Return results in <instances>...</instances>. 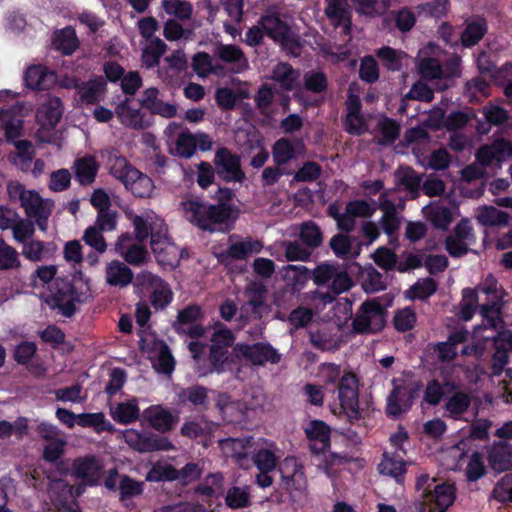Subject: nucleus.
I'll use <instances>...</instances> for the list:
<instances>
[{"instance_id":"40","label":"nucleus","mask_w":512,"mask_h":512,"mask_svg":"<svg viewBox=\"0 0 512 512\" xmlns=\"http://www.w3.org/2000/svg\"><path fill=\"white\" fill-rule=\"evenodd\" d=\"M299 78V73L287 62L278 63L272 70V79L278 82L282 89L291 91Z\"/></svg>"},{"instance_id":"58","label":"nucleus","mask_w":512,"mask_h":512,"mask_svg":"<svg viewBox=\"0 0 512 512\" xmlns=\"http://www.w3.org/2000/svg\"><path fill=\"white\" fill-rule=\"evenodd\" d=\"M175 359L169 346L161 341L158 345V354L154 363L155 369L163 374L170 375L175 369Z\"/></svg>"},{"instance_id":"6","label":"nucleus","mask_w":512,"mask_h":512,"mask_svg":"<svg viewBox=\"0 0 512 512\" xmlns=\"http://www.w3.org/2000/svg\"><path fill=\"white\" fill-rule=\"evenodd\" d=\"M267 288L265 285L253 283L246 290L248 300L239 309L236 319L237 327L243 328L251 320H261L269 312L266 303Z\"/></svg>"},{"instance_id":"32","label":"nucleus","mask_w":512,"mask_h":512,"mask_svg":"<svg viewBox=\"0 0 512 512\" xmlns=\"http://www.w3.org/2000/svg\"><path fill=\"white\" fill-rule=\"evenodd\" d=\"M397 184L403 186L413 198L418 197L422 186V175L410 166H399L395 171Z\"/></svg>"},{"instance_id":"1","label":"nucleus","mask_w":512,"mask_h":512,"mask_svg":"<svg viewBox=\"0 0 512 512\" xmlns=\"http://www.w3.org/2000/svg\"><path fill=\"white\" fill-rule=\"evenodd\" d=\"M186 218L202 231L229 232L238 218L236 206L210 204L199 199L184 203Z\"/></svg>"},{"instance_id":"49","label":"nucleus","mask_w":512,"mask_h":512,"mask_svg":"<svg viewBox=\"0 0 512 512\" xmlns=\"http://www.w3.org/2000/svg\"><path fill=\"white\" fill-rule=\"evenodd\" d=\"M470 404V396L465 392L458 391L447 400L445 410L449 417L457 420L468 410Z\"/></svg>"},{"instance_id":"45","label":"nucleus","mask_w":512,"mask_h":512,"mask_svg":"<svg viewBox=\"0 0 512 512\" xmlns=\"http://www.w3.org/2000/svg\"><path fill=\"white\" fill-rule=\"evenodd\" d=\"M380 208L383 210L380 225L388 236H392L398 231L401 224L397 216L395 205L391 200L385 199L381 201Z\"/></svg>"},{"instance_id":"26","label":"nucleus","mask_w":512,"mask_h":512,"mask_svg":"<svg viewBox=\"0 0 512 512\" xmlns=\"http://www.w3.org/2000/svg\"><path fill=\"white\" fill-rule=\"evenodd\" d=\"M324 12L335 28L343 26L345 34L351 32L352 16L345 0H330Z\"/></svg>"},{"instance_id":"61","label":"nucleus","mask_w":512,"mask_h":512,"mask_svg":"<svg viewBox=\"0 0 512 512\" xmlns=\"http://www.w3.org/2000/svg\"><path fill=\"white\" fill-rule=\"evenodd\" d=\"M217 57L225 63H242V67L247 66V59L244 52L233 44L220 45L217 49Z\"/></svg>"},{"instance_id":"21","label":"nucleus","mask_w":512,"mask_h":512,"mask_svg":"<svg viewBox=\"0 0 512 512\" xmlns=\"http://www.w3.org/2000/svg\"><path fill=\"white\" fill-rule=\"evenodd\" d=\"M158 95L159 90L156 87L147 88L142 93L140 105L149 110L151 114L165 118L175 117L177 114L176 105L163 102L158 98Z\"/></svg>"},{"instance_id":"42","label":"nucleus","mask_w":512,"mask_h":512,"mask_svg":"<svg viewBox=\"0 0 512 512\" xmlns=\"http://www.w3.org/2000/svg\"><path fill=\"white\" fill-rule=\"evenodd\" d=\"M108 165L110 174L123 184L127 181L128 176H130L131 170L137 169L124 156L119 155L116 150H112L109 154Z\"/></svg>"},{"instance_id":"11","label":"nucleus","mask_w":512,"mask_h":512,"mask_svg":"<svg viewBox=\"0 0 512 512\" xmlns=\"http://www.w3.org/2000/svg\"><path fill=\"white\" fill-rule=\"evenodd\" d=\"M477 290L487 296V301L480 305L481 315L489 321H494L495 318L499 317L502 306L497 279L489 274L477 287Z\"/></svg>"},{"instance_id":"31","label":"nucleus","mask_w":512,"mask_h":512,"mask_svg":"<svg viewBox=\"0 0 512 512\" xmlns=\"http://www.w3.org/2000/svg\"><path fill=\"white\" fill-rule=\"evenodd\" d=\"M132 270L123 262L113 260L106 267V282L114 287H126L133 280Z\"/></svg>"},{"instance_id":"39","label":"nucleus","mask_w":512,"mask_h":512,"mask_svg":"<svg viewBox=\"0 0 512 512\" xmlns=\"http://www.w3.org/2000/svg\"><path fill=\"white\" fill-rule=\"evenodd\" d=\"M283 278L294 292H298L311 278V272L304 265H288L284 269Z\"/></svg>"},{"instance_id":"22","label":"nucleus","mask_w":512,"mask_h":512,"mask_svg":"<svg viewBox=\"0 0 512 512\" xmlns=\"http://www.w3.org/2000/svg\"><path fill=\"white\" fill-rule=\"evenodd\" d=\"M75 87L78 89L80 100L86 105L98 104L107 91L106 79L102 76H95L86 82L78 83Z\"/></svg>"},{"instance_id":"25","label":"nucleus","mask_w":512,"mask_h":512,"mask_svg":"<svg viewBox=\"0 0 512 512\" xmlns=\"http://www.w3.org/2000/svg\"><path fill=\"white\" fill-rule=\"evenodd\" d=\"M362 104L357 96L350 97L347 103V116L344 121L345 131L350 135L360 136L367 131V124L361 114Z\"/></svg>"},{"instance_id":"4","label":"nucleus","mask_w":512,"mask_h":512,"mask_svg":"<svg viewBox=\"0 0 512 512\" xmlns=\"http://www.w3.org/2000/svg\"><path fill=\"white\" fill-rule=\"evenodd\" d=\"M47 303L59 309L61 314L71 318L76 313V303L84 302L85 293L79 291L69 277H56L52 283Z\"/></svg>"},{"instance_id":"64","label":"nucleus","mask_w":512,"mask_h":512,"mask_svg":"<svg viewBox=\"0 0 512 512\" xmlns=\"http://www.w3.org/2000/svg\"><path fill=\"white\" fill-rule=\"evenodd\" d=\"M225 503L231 509L246 508L251 504L250 495L245 489L233 486L226 493Z\"/></svg>"},{"instance_id":"16","label":"nucleus","mask_w":512,"mask_h":512,"mask_svg":"<svg viewBox=\"0 0 512 512\" xmlns=\"http://www.w3.org/2000/svg\"><path fill=\"white\" fill-rule=\"evenodd\" d=\"M307 439L311 442L310 450L314 454L325 453L331 446V429L322 420H312L305 429Z\"/></svg>"},{"instance_id":"33","label":"nucleus","mask_w":512,"mask_h":512,"mask_svg":"<svg viewBox=\"0 0 512 512\" xmlns=\"http://www.w3.org/2000/svg\"><path fill=\"white\" fill-rule=\"evenodd\" d=\"M276 444L265 440V447H260L252 452V460L258 470L274 471L278 456L276 455Z\"/></svg>"},{"instance_id":"7","label":"nucleus","mask_w":512,"mask_h":512,"mask_svg":"<svg viewBox=\"0 0 512 512\" xmlns=\"http://www.w3.org/2000/svg\"><path fill=\"white\" fill-rule=\"evenodd\" d=\"M123 437L130 448L140 453L170 451L174 448L167 437L151 431L127 429L124 431Z\"/></svg>"},{"instance_id":"55","label":"nucleus","mask_w":512,"mask_h":512,"mask_svg":"<svg viewBox=\"0 0 512 512\" xmlns=\"http://www.w3.org/2000/svg\"><path fill=\"white\" fill-rule=\"evenodd\" d=\"M436 290L437 282L433 278L427 277L414 283L410 287L407 297L411 300L419 299L425 301L432 296Z\"/></svg>"},{"instance_id":"35","label":"nucleus","mask_w":512,"mask_h":512,"mask_svg":"<svg viewBox=\"0 0 512 512\" xmlns=\"http://www.w3.org/2000/svg\"><path fill=\"white\" fill-rule=\"evenodd\" d=\"M355 241L356 238L353 236L338 233L331 238L329 246L336 257L340 259H349L356 257L360 252V243H357V250L352 251Z\"/></svg>"},{"instance_id":"48","label":"nucleus","mask_w":512,"mask_h":512,"mask_svg":"<svg viewBox=\"0 0 512 512\" xmlns=\"http://www.w3.org/2000/svg\"><path fill=\"white\" fill-rule=\"evenodd\" d=\"M77 424L81 427H93L97 433L112 432L113 425L105 419L102 412L81 413L77 415Z\"/></svg>"},{"instance_id":"8","label":"nucleus","mask_w":512,"mask_h":512,"mask_svg":"<svg viewBox=\"0 0 512 512\" xmlns=\"http://www.w3.org/2000/svg\"><path fill=\"white\" fill-rule=\"evenodd\" d=\"M233 351L254 366L274 365L281 360V354L269 342L236 343Z\"/></svg>"},{"instance_id":"23","label":"nucleus","mask_w":512,"mask_h":512,"mask_svg":"<svg viewBox=\"0 0 512 512\" xmlns=\"http://www.w3.org/2000/svg\"><path fill=\"white\" fill-rule=\"evenodd\" d=\"M393 389L387 397L386 415L391 418H398L402 413L410 410L409 401L407 399V385L403 382L397 384V380L393 379Z\"/></svg>"},{"instance_id":"14","label":"nucleus","mask_w":512,"mask_h":512,"mask_svg":"<svg viewBox=\"0 0 512 512\" xmlns=\"http://www.w3.org/2000/svg\"><path fill=\"white\" fill-rule=\"evenodd\" d=\"M74 474L90 486H97L100 483L104 466L95 455H87L74 460Z\"/></svg>"},{"instance_id":"34","label":"nucleus","mask_w":512,"mask_h":512,"mask_svg":"<svg viewBox=\"0 0 512 512\" xmlns=\"http://www.w3.org/2000/svg\"><path fill=\"white\" fill-rule=\"evenodd\" d=\"M151 249L157 263L164 269H173L178 265L180 260L179 248L172 240L163 242V245H158Z\"/></svg>"},{"instance_id":"17","label":"nucleus","mask_w":512,"mask_h":512,"mask_svg":"<svg viewBox=\"0 0 512 512\" xmlns=\"http://www.w3.org/2000/svg\"><path fill=\"white\" fill-rule=\"evenodd\" d=\"M209 392L214 393L213 390L200 384L181 388L177 393L178 404L189 405L198 411H207L209 409Z\"/></svg>"},{"instance_id":"52","label":"nucleus","mask_w":512,"mask_h":512,"mask_svg":"<svg viewBox=\"0 0 512 512\" xmlns=\"http://www.w3.org/2000/svg\"><path fill=\"white\" fill-rule=\"evenodd\" d=\"M20 267L18 251L0 237V271L17 270Z\"/></svg>"},{"instance_id":"51","label":"nucleus","mask_w":512,"mask_h":512,"mask_svg":"<svg viewBox=\"0 0 512 512\" xmlns=\"http://www.w3.org/2000/svg\"><path fill=\"white\" fill-rule=\"evenodd\" d=\"M362 278V288L368 294L380 292L387 288L383 275L372 265L365 268Z\"/></svg>"},{"instance_id":"63","label":"nucleus","mask_w":512,"mask_h":512,"mask_svg":"<svg viewBox=\"0 0 512 512\" xmlns=\"http://www.w3.org/2000/svg\"><path fill=\"white\" fill-rule=\"evenodd\" d=\"M416 313L411 307H405L395 312L393 325L398 332H407L414 328Z\"/></svg>"},{"instance_id":"15","label":"nucleus","mask_w":512,"mask_h":512,"mask_svg":"<svg viewBox=\"0 0 512 512\" xmlns=\"http://www.w3.org/2000/svg\"><path fill=\"white\" fill-rule=\"evenodd\" d=\"M282 487L291 491H302L306 487V477L303 466L294 458H286L279 468Z\"/></svg>"},{"instance_id":"28","label":"nucleus","mask_w":512,"mask_h":512,"mask_svg":"<svg viewBox=\"0 0 512 512\" xmlns=\"http://www.w3.org/2000/svg\"><path fill=\"white\" fill-rule=\"evenodd\" d=\"M54 80V73L42 65H32L24 73L25 85L37 91L48 90Z\"/></svg>"},{"instance_id":"37","label":"nucleus","mask_w":512,"mask_h":512,"mask_svg":"<svg viewBox=\"0 0 512 512\" xmlns=\"http://www.w3.org/2000/svg\"><path fill=\"white\" fill-rule=\"evenodd\" d=\"M99 164L92 156L79 158L75 162V177L81 185H90L95 181Z\"/></svg>"},{"instance_id":"47","label":"nucleus","mask_w":512,"mask_h":512,"mask_svg":"<svg viewBox=\"0 0 512 512\" xmlns=\"http://www.w3.org/2000/svg\"><path fill=\"white\" fill-rule=\"evenodd\" d=\"M112 418L119 424L128 425L139 419L140 410L136 399L120 402L111 412Z\"/></svg>"},{"instance_id":"3","label":"nucleus","mask_w":512,"mask_h":512,"mask_svg":"<svg viewBox=\"0 0 512 512\" xmlns=\"http://www.w3.org/2000/svg\"><path fill=\"white\" fill-rule=\"evenodd\" d=\"M384 298H388L387 295ZM383 297H375L367 299L361 303L355 316L352 319V330L359 335H373L381 332L387 323V309L392 302V298L388 299V303H382Z\"/></svg>"},{"instance_id":"24","label":"nucleus","mask_w":512,"mask_h":512,"mask_svg":"<svg viewBox=\"0 0 512 512\" xmlns=\"http://www.w3.org/2000/svg\"><path fill=\"white\" fill-rule=\"evenodd\" d=\"M488 22L483 16H476L465 21V28L460 34V42L464 48L476 46L487 34Z\"/></svg>"},{"instance_id":"62","label":"nucleus","mask_w":512,"mask_h":512,"mask_svg":"<svg viewBox=\"0 0 512 512\" xmlns=\"http://www.w3.org/2000/svg\"><path fill=\"white\" fill-rule=\"evenodd\" d=\"M304 88L312 93L320 94L328 89V79L324 72L308 71L304 75Z\"/></svg>"},{"instance_id":"20","label":"nucleus","mask_w":512,"mask_h":512,"mask_svg":"<svg viewBox=\"0 0 512 512\" xmlns=\"http://www.w3.org/2000/svg\"><path fill=\"white\" fill-rule=\"evenodd\" d=\"M378 471L381 475L393 478L397 483H403L407 472V463L403 455L397 451H385L378 464Z\"/></svg>"},{"instance_id":"18","label":"nucleus","mask_w":512,"mask_h":512,"mask_svg":"<svg viewBox=\"0 0 512 512\" xmlns=\"http://www.w3.org/2000/svg\"><path fill=\"white\" fill-rule=\"evenodd\" d=\"M487 460L491 469L501 473L512 470V443L495 441L488 450Z\"/></svg>"},{"instance_id":"30","label":"nucleus","mask_w":512,"mask_h":512,"mask_svg":"<svg viewBox=\"0 0 512 512\" xmlns=\"http://www.w3.org/2000/svg\"><path fill=\"white\" fill-rule=\"evenodd\" d=\"M124 186L138 198L150 197L154 189L153 180L138 169L131 170L130 176H128Z\"/></svg>"},{"instance_id":"60","label":"nucleus","mask_w":512,"mask_h":512,"mask_svg":"<svg viewBox=\"0 0 512 512\" xmlns=\"http://www.w3.org/2000/svg\"><path fill=\"white\" fill-rule=\"evenodd\" d=\"M164 9L167 14L185 21L192 17L193 6L186 0H164Z\"/></svg>"},{"instance_id":"54","label":"nucleus","mask_w":512,"mask_h":512,"mask_svg":"<svg viewBox=\"0 0 512 512\" xmlns=\"http://www.w3.org/2000/svg\"><path fill=\"white\" fill-rule=\"evenodd\" d=\"M377 130L382 136L380 144L391 145L399 138L401 127L396 120L384 116L378 121Z\"/></svg>"},{"instance_id":"12","label":"nucleus","mask_w":512,"mask_h":512,"mask_svg":"<svg viewBox=\"0 0 512 512\" xmlns=\"http://www.w3.org/2000/svg\"><path fill=\"white\" fill-rule=\"evenodd\" d=\"M263 245L261 241L246 237L244 240L230 244L227 249L216 255L219 263L228 266L233 260H247L252 254L259 253Z\"/></svg>"},{"instance_id":"44","label":"nucleus","mask_w":512,"mask_h":512,"mask_svg":"<svg viewBox=\"0 0 512 512\" xmlns=\"http://www.w3.org/2000/svg\"><path fill=\"white\" fill-rule=\"evenodd\" d=\"M477 220L483 226H507L510 221V215L494 206H484L479 210Z\"/></svg>"},{"instance_id":"5","label":"nucleus","mask_w":512,"mask_h":512,"mask_svg":"<svg viewBox=\"0 0 512 512\" xmlns=\"http://www.w3.org/2000/svg\"><path fill=\"white\" fill-rule=\"evenodd\" d=\"M338 400L348 421L354 424L363 418L359 408L358 379L352 372H346L337 385Z\"/></svg>"},{"instance_id":"10","label":"nucleus","mask_w":512,"mask_h":512,"mask_svg":"<svg viewBox=\"0 0 512 512\" xmlns=\"http://www.w3.org/2000/svg\"><path fill=\"white\" fill-rule=\"evenodd\" d=\"M136 283L139 286L153 288L150 295V302L156 310L165 309L173 300V292L169 284L152 272L142 271L138 273Z\"/></svg>"},{"instance_id":"57","label":"nucleus","mask_w":512,"mask_h":512,"mask_svg":"<svg viewBox=\"0 0 512 512\" xmlns=\"http://www.w3.org/2000/svg\"><path fill=\"white\" fill-rule=\"evenodd\" d=\"M449 0H432L425 3H420L416 6L419 15L425 17L441 19L446 16L449 9Z\"/></svg>"},{"instance_id":"46","label":"nucleus","mask_w":512,"mask_h":512,"mask_svg":"<svg viewBox=\"0 0 512 512\" xmlns=\"http://www.w3.org/2000/svg\"><path fill=\"white\" fill-rule=\"evenodd\" d=\"M119 501L125 506H128L127 501L142 495L144 491V483L135 480L129 475H122L120 477L119 485Z\"/></svg>"},{"instance_id":"59","label":"nucleus","mask_w":512,"mask_h":512,"mask_svg":"<svg viewBox=\"0 0 512 512\" xmlns=\"http://www.w3.org/2000/svg\"><path fill=\"white\" fill-rule=\"evenodd\" d=\"M322 171V166L319 163L315 161H306L294 173L291 183L314 182L321 177Z\"/></svg>"},{"instance_id":"2","label":"nucleus","mask_w":512,"mask_h":512,"mask_svg":"<svg viewBox=\"0 0 512 512\" xmlns=\"http://www.w3.org/2000/svg\"><path fill=\"white\" fill-rule=\"evenodd\" d=\"M436 479L421 474L416 480V490L422 498L416 504L417 512H446L455 501V488L447 483L435 484Z\"/></svg>"},{"instance_id":"43","label":"nucleus","mask_w":512,"mask_h":512,"mask_svg":"<svg viewBox=\"0 0 512 512\" xmlns=\"http://www.w3.org/2000/svg\"><path fill=\"white\" fill-rule=\"evenodd\" d=\"M299 238L301 243L310 250L320 247L323 243V233L320 227L312 220L301 224Z\"/></svg>"},{"instance_id":"56","label":"nucleus","mask_w":512,"mask_h":512,"mask_svg":"<svg viewBox=\"0 0 512 512\" xmlns=\"http://www.w3.org/2000/svg\"><path fill=\"white\" fill-rule=\"evenodd\" d=\"M178 479V469L172 464L157 463L152 466L147 473L146 480L150 482L176 481Z\"/></svg>"},{"instance_id":"13","label":"nucleus","mask_w":512,"mask_h":512,"mask_svg":"<svg viewBox=\"0 0 512 512\" xmlns=\"http://www.w3.org/2000/svg\"><path fill=\"white\" fill-rule=\"evenodd\" d=\"M28 218L35 219L38 227L45 231L47 228L48 218L51 215V205L43 200L40 194L35 190H30L21 203Z\"/></svg>"},{"instance_id":"38","label":"nucleus","mask_w":512,"mask_h":512,"mask_svg":"<svg viewBox=\"0 0 512 512\" xmlns=\"http://www.w3.org/2000/svg\"><path fill=\"white\" fill-rule=\"evenodd\" d=\"M63 114V106L60 98H50L38 109L37 115L42 124L54 128L60 121Z\"/></svg>"},{"instance_id":"41","label":"nucleus","mask_w":512,"mask_h":512,"mask_svg":"<svg viewBox=\"0 0 512 512\" xmlns=\"http://www.w3.org/2000/svg\"><path fill=\"white\" fill-rule=\"evenodd\" d=\"M166 50L167 45L163 40L158 37L151 39L142 52L141 60L143 65L148 69L158 66Z\"/></svg>"},{"instance_id":"9","label":"nucleus","mask_w":512,"mask_h":512,"mask_svg":"<svg viewBox=\"0 0 512 512\" xmlns=\"http://www.w3.org/2000/svg\"><path fill=\"white\" fill-rule=\"evenodd\" d=\"M213 163L217 176L225 182H242L245 173L241 168L240 156L227 147H220L214 155Z\"/></svg>"},{"instance_id":"29","label":"nucleus","mask_w":512,"mask_h":512,"mask_svg":"<svg viewBox=\"0 0 512 512\" xmlns=\"http://www.w3.org/2000/svg\"><path fill=\"white\" fill-rule=\"evenodd\" d=\"M116 114L122 124L132 129L142 130L149 126V122L145 120V113L140 109L131 108L128 98L118 104Z\"/></svg>"},{"instance_id":"19","label":"nucleus","mask_w":512,"mask_h":512,"mask_svg":"<svg viewBox=\"0 0 512 512\" xmlns=\"http://www.w3.org/2000/svg\"><path fill=\"white\" fill-rule=\"evenodd\" d=\"M143 418L149 425L160 433H166L174 428L177 417L161 405H151L143 411Z\"/></svg>"},{"instance_id":"36","label":"nucleus","mask_w":512,"mask_h":512,"mask_svg":"<svg viewBox=\"0 0 512 512\" xmlns=\"http://www.w3.org/2000/svg\"><path fill=\"white\" fill-rule=\"evenodd\" d=\"M53 45L63 55H72L79 46L75 29L67 26L54 33Z\"/></svg>"},{"instance_id":"27","label":"nucleus","mask_w":512,"mask_h":512,"mask_svg":"<svg viewBox=\"0 0 512 512\" xmlns=\"http://www.w3.org/2000/svg\"><path fill=\"white\" fill-rule=\"evenodd\" d=\"M258 23L263 28L265 34L276 42L290 32V25L281 18V15L275 11H268L263 14Z\"/></svg>"},{"instance_id":"53","label":"nucleus","mask_w":512,"mask_h":512,"mask_svg":"<svg viewBox=\"0 0 512 512\" xmlns=\"http://www.w3.org/2000/svg\"><path fill=\"white\" fill-rule=\"evenodd\" d=\"M224 477L220 472L210 473L206 476L203 482L199 483L194 492L196 494L212 498L217 496L218 492H221L223 486Z\"/></svg>"},{"instance_id":"50","label":"nucleus","mask_w":512,"mask_h":512,"mask_svg":"<svg viewBox=\"0 0 512 512\" xmlns=\"http://www.w3.org/2000/svg\"><path fill=\"white\" fill-rule=\"evenodd\" d=\"M296 155L295 147L288 138L278 139L272 147V156L275 165L283 166Z\"/></svg>"}]
</instances>
